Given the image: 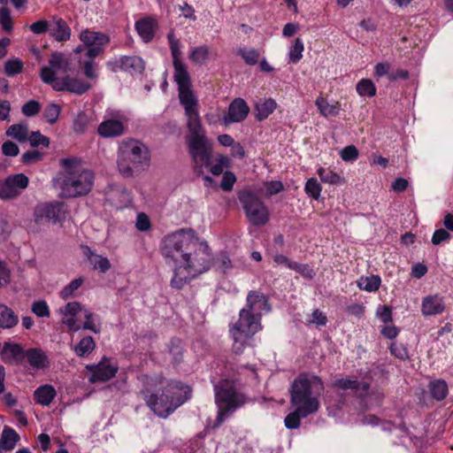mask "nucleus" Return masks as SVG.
<instances>
[{
  "instance_id": "1",
  "label": "nucleus",
  "mask_w": 453,
  "mask_h": 453,
  "mask_svg": "<svg viewBox=\"0 0 453 453\" xmlns=\"http://www.w3.org/2000/svg\"><path fill=\"white\" fill-rule=\"evenodd\" d=\"M173 77L178 85L180 103L183 105L188 118V134L187 143L188 151L193 158L195 169L201 173L203 167H207L211 164V142L207 138L205 130L202 127L197 111L198 103L191 89L188 73L174 74Z\"/></svg>"
},
{
  "instance_id": "2",
  "label": "nucleus",
  "mask_w": 453,
  "mask_h": 453,
  "mask_svg": "<svg viewBox=\"0 0 453 453\" xmlns=\"http://www.w3.org/2000/svg\"><path fill=\"white\" fill-rule=\"evenodd\" d=\"M267 297L260 291L251 290L246 297V305L239 312L238 320L229 329L233 338V350L242 353L253 336L262 329L263 311H269Z\"/></svg>"
},
{
  "instance_id": "3",
  "label": "nucleus",
  "mask_w": 453,
  "mask_h": 453,
  "mask_svg": "<svg viewBox=\"0 0 453 453\" xmlns=\"http://www.w3.org/2000/svg\"><path fill=\"white\" fill-rule=\"evenodd\" d=\"M61 165L65 172L60 183L61 196L73 198L88 195L94 185V173L75 158H64Z\"/></svg>"
},
{
  "instance_id": "4",
  "label": "nucleus",
  "mask_w": 453,
  "mask_h": 453,
  "mask_svg": "<svg viewBox=\"0 0 453 453\" xmlns=\"http://www.w3.org/2000/svg\"><path fill=\"white\" fill-rule=\"evenodd\" d=\"M323 390L324 384L319 377L302 373L291 385L290 403L308 413L314 414L320 407L319 396Z\"/></svg>"
},
{
  "instance_id": "5",
  "label": "nucleus",
  "mask_w": 453,
  "mask_h": 453,
  "mask_svg": "<svg viewBox=\"0 0 453 453\" xmlns=\"http://www.w3.org/2000/svg\"><path fill=\"white\" fill-rule=\"evenodd\" d=\"M150 153L148 147L135 139L124 140L118 150L117 165L124 177H132L137 171L148 167Z\"/></svg>"
},
{
  "instance_id": "6",
  "label": "nucleus",
  "mask_w": 453,
  "mask_h": 453,
  "mask_svg": "<svg viewBox=\"0 0 453 453\" xmlns=\"http://www.w3.org/2000/svg\"><path fill=\"white\" fill-rule=\"evenodd\" d=\"M196 238L192 228H181L165 235L161 241L160 252L166 263L181 264Z\"/></svg>"
},
{
  "instance_id": "7",
  "label": "nucleus",
  "mask_w": 453,
  "mask_h": 453,
  "mask_svg": "<svg viewBox=\"0 0 453 453\" xmlns=\"http://www.w3.org/2000/svg\"><path fill=\"white\" fill-rule=\"evenodd\" d=\"M183 391L185 394L189 392V388L181 382L175 381L170 383L165 390L159 394H151L146 395L144 400L150 409L160 418H167L174 410L181 405L186 399L181 395H176L175 390Z\"/></svg>"
},
{
  "instance_id": "8",
  "label": "nucleus",
  "mask_w": 453,
  "mask_h": 453,
  "mask_svg": "<svg viewBox=\"0 0 453 453\" xmlns=\"http://www.w3.org/2000/svg\"><path fill=\"white\" fill-rule=\"evenodd\" d=\"M187 254L180 265H185L193 276L207 272L213 265L214 258L208 243L197 236Z\"/></svg>"
},
{
  "instance_id": "9",
  "label": "nucleus",
  "mask_w": 453,
  "mask_h": 453,
  "mask_svg": "<svg viewBox=\"0 0 453 453\" xmlns=\"http://www.w3.org/2000/svg\"><path fill=\"white\" fill-rule=\"evenodd\" d=\"M215 398L219 408V423L223 422L229 413L242 406L246 402V397L237 392L234 386L226 380L220 381L215 387Z\"/></svg>"
},
{
  "instance_id": "10",
  "label": "nucleus",
  "mask_w": 453,
  "mask_h": 453,
  "mask_svg": "<svg viewBox=\"0 0 453 453\" xmlns=\"http://www.w3.org/2000/svg\"><path fill=\"white\" fill-rule=\"evenodd\" d=\"M238 199L249 222L254 226H263L269 221V211L265 203L250 190H242Z\"/></svg>"
},
{
  "instance_id": "11",
  "label": "nucleus",
  "mask_w": 453,
  "mask_h": 453,
  "mask_svg": "<svg viewBox=\"0 0 453 453\" xmlns=\"http://www.w3.org/2000/svg\"><path fill=\"white\" fill-rule=\"evenodd\" d=\"M80 40L87 49L86 56L90 59L101 56L110 42V36L103 32L82 30Z\"/></svg>"
},
{
  "instance_id": "12",
  "label": "nucleus",
  "mask_w": 453,
  "mask_h": 453,
  "mask_svg": "<svg viewBox=\"0 0 453 453\" xmlns=\"http://www.w3.org/2000/svg\"><path fill=\"white\" fill-rule=\"evenodd\" d=\"M70 65L69 58L63 53L54 52L49 60V66H43L41 69V79L44 83L50 85L59 79L57 77L58 72L66 73L71 70Z\"/></svg>"
},
{
  "instance_id": "13",
  "label": "nucleus",
  "mask_w": 453,
  "mask_h": 453,
  "mask_svg": "<svg viewBox=\"0 0 453 453\" xmlns=\"http://www.w3.org/2000/svg\"><path fill=\"white\" fill-rule=\"evenodd\" d=\"M63 206L64 204L59 202L38 203L33 212L34 222L38 226L59 222L62 218Z\"/></svg>"
},
{
  "instance_id": "14",
  "label": "nucleus",
  "mask_w": 453,
  "mask_h": 453,
  "mask_svg": "<svg viewBox=\"0 0 453 453\" xmlns=\"http://www.w3.org/2000/svg\"><path fill=\"white\" fill-rule=\"evenodd\" d=\"M28 184L29 179L24 173L7 176L4 181L0 182V199H16L28 187Z\"/></svg>"
},
{
  "instance_id": "15",
  "label": "nucleus",
  "mask_w": 453,
  "mask_h": 453,
  "mask_svg": "<svg viewBox=\"0 0 453 453\" xmlns=\"http://www.w3.org/2000/svg\"><path fill=\"white\" fill-rule=\"evenodd\" d=\"M86 369L91 372L88 377L90 383L108 381L113 378L118 372V367L111 365L109 359L106 357H103L101 362L97 365H87Z\"/></svg>"
},
{
  "instance_id": "16",
  "label": "nucleus",
  "mask_w": 453,
  "mask_h": 453,
  "mask_svg": "<svg viewBox=\"0 0 453 453\" xmlns=\"http://www.w3.org/2000/svg\"><path fill=\"white\" fill-rule=\"evenodd\" d=\"M50 85L56 91H69L77 95H82L90 88L89 84L69 75L58 79Z\"/></svg>"
},
{
  "instance_id": "17",
  "label": "nucleus",
  "mask_w": 453,
  "mask_h": 453,
  "mask_svg": "<svg viewBox=\"0 0 453 453\" xmlns=\"http://www.w3.org/2000/svg\"><path fill=\"white\" fill-rule=\"evenodd\" d=\"M250 112V107L242 98L234 99L228 107L227 117L225 118L226 123L241 122L246 119Z\"/></svg>"
},
{
  "instance_id": "18",
  "label": "nucleus",
  "mask_w": 453,
  "mask_h": 453,
  "mask_svg": "<svg viewBox=\"0 0 453 453\" xmlns=\"http://www.w3.org/2000/svg\"><path fill=\"white\" fill-rule=\"evenodd\" d=\"M49 32L50 35L58 42H66L71 37V28L68 24L58 17H53L50 23Z\"/></svg>"
},
{
  "instance_id": "19",
  "label": "nucleus",
  "mask_w": 453,
  "mask_h": 453,
  "mask_svg": "<svg viewBox=\"0 0 453 453\" xmlns=\"http://www.w3.org/2000/svg\"><path fill=\"white\" fill-rule=\"evenodd\" d=\"M25 360L31 367L36 370L44 369L49 366V357L41 348H31L26 349Z\"/></svg>"
},
{
  "instance_id": "20",
  "label": "nucleus",
  "mask_w": 453,
  "mask_h": 453,
  "mask_svg": "<svg viewBox=\"0 0 453 453\" xmlns=\"http://www.w3.org/2000/svg\"><path fill=\"white\" fill-rule=\"evenodd\" d=\"M445 310L443 298L438 295L427 296L423 298L421 311L424 316L441 314Z\"/></svg>"
},
{
  "instance_id": "21",
  "label": "nucleus",
  "mask_w": 453,
  "mask_h": 453,
  "mask_svg": "<svg viewBox=\"0 0 453 453\" xmlns=\"http://www.w3.org/2000/svg\"><path fill=\"white\" fill-rule=\"evenodd\" d=\"M157 27L156 19L151 17L143 18L135 23V28L139 35L146 42L153 39Z\"/></svg>"
},
{
  "instance_id": "22",
  "label": "nucleus",
  "mask_w": 453,
  "mask_h": 453,
  "mask_svg": "<svg viewBox=\"0 0 453 453\" xmlns=\"http://www.w3.org/2000/svg\"><path fill=\"white\" fill-rule=\"evenodd\" d=\"M124 129V125L121 121L107 119L98 126L97 132L102 137L111 138L123 134Z\"/></svg>"
},
{
  "instance_id": "23",
  "label": "nucleus",
  "mask_w": 453,
  "mask_h": 453,
  "mask_svg": "<svg viewBox=\"0 0 453 453\" xmlns=\"http://www.w3.org/2000/svg\"><path fill=\"white\" fill-rule=\"evenodd\" d=\"M167 37L173 57L174 74L187 73L188 71L185 65L180 59L181 56V51L179 40H177L174 37V35L173 33L169 34Z\"/></svg>"
},
{
  "instance_id": "24",
  "label": "nucleus",
  "mask_w": 453,
  "mask_h": 453,
  "mask_svg": "<svg viewBox=\"0 0 453 453\" xmlns=\"http://www.w3.org/2000/svg\"><path fill=\"white\" fill-rule=\"evenodd\" d=\"M19 440V435L14 429L4 426L0 440V453H2V450L9 451L13 449Z\"/></svg>"
},
{
  "instance_id": "25",
  "label": "nucleus",
  "mask_w": 453,
  "mask_h": 453,
  "mask_svg": "<svg viewBox=\"0 0 453 453\" xmlns=\"http://www.w3.org/2000/svg\"><path fill=\"white\" fill-rule=\"evenodd\" d=\"M56 396V390L51 385L39 387L34 393L35 401L42 405L48 406Z\"/></svg>"
},
{
  "instance_id": "26",
  "label": "nucleus",
  "mask_w": 453,
  "mask_h": 453,
  "mask_svg": "<svg viewBox=\"0 0 453 453\" xmlns=\"http://www.w3.org/2000/svg\"><path fill=\"white\" fill-rule=\"evenodd\" d=\"M19 322V317L5 304H0V327L11 329Z\"/></svg>"
},
{
  "instance_id": "27",
  "label": "nucleus",
  "mask_w": 453,
  "mask_h": 453,
  "mask_svg": "<svg viewBox=\"0 0 453 453\" xmlns=\"http://www.w3.org/2000/svg\"><path fill=\"white\" fill-rule=\"evenodd\" d=\"M194 277L195 276L189 273V271L185 268V265L180 264V266H176L174 269V274L171 280V286L173 288L180 289Z\"/></svg>"
},
{
  "instance_id": "28",
  "label": "nucleus",
  "mask_w": 453,
  "mask_h": 453,
  "mask_svg": "<svg viewBox=\"0 0 453 453\" xmlns=\"http://www.w3.org/2000/svg\"><path fill=\"white\" fill-rule=\"evenodd\" d=\"M84 254L88 257L89 263L93 265L94 269L99 270L102 273H105L110 269L111 264L109 259L94 253L89 247L86 246L84 248Z\"/></svg>"
},
{
  "instance_id": "29",
  "label": "nucleus",
  "mask_w": 453,
  "mask_h": 453,
  "mask_svg": "<svg viewBox=\"0 0 453 453\" xmlns=\"http://www.w3.org/2000/svg\"><path fill=\"white\" fill-rule=\"evenodd\" d=\"M122 70L131 73H141L144 70L143 60L137 56L121 57Z\"/></svg>"
},
{
  "instance_id": "30",
  "label": "nucleus",
  "mask_w": 453,
  "mask_h": 453,
  "mask_svg": "<svg viewBox=\"0 0 453 453\" xmlns=\"http://www.w3.org/2000/svg\"><path fill=\"white\" fill-rule=\"evenodd\" d=\"M315 104L317 105L320 114L324 117L337 116L341 109L339 102L329 104L327 100L322 96H319L316 99Z\"/></svg>"
},
{
  "instance_id": "31",
  "label": "nucleus",
  "mask_w": 453,
  "mask_h": 453,
  "mask_svg": "<svg viewBox=\"0 0 453 453\" xmlns=\"http://www.w3.org/2000/svg\"><path fill=\"white\" fill-rule=\"evenodd\" d=\"M428 388L432 397L436 401H442L448 395V384L443 380L438 379L430 381Z\"/></svg>"
},
{
  "instance_id": "32",
  "label": "nucleus",
  "mask_w": 453,
  "mask_h": 453,
  "mask_svg": "<svg viewBox=\"0 0 453 453\" xmlns=\"http://www.w3.org/2000/svg\"><path fill=\"white\" fill-rule=\"evenodd\" d=\"M311 413L304 411L303 410L296 407L295 411L288 413L284 419L285 426L288 429H296L301 425V418H307Z\"/></svg>"
},
{
  "instance_id": "33",
  "label": "nucleus",
  "mask_w": 453,
  "mask_h": 453,
  "mask_svg": "<svg viewBox=\"0 0 453 453\" xmlns=\"http://www.w3.org/2000/svg\"><path fill=\"white\" fill-rule=\"evenodd\" d=\"M276 105V102L271 98L257 103L255 106L257 119L261 121L267 119L268 116L273 112Z\"/></svg>"
},
{
  "instance_id": "34",
  "label": "nucleus",
  "mask_w": 453,
  "mask_h": 453,
  "mask_svg": "<svg viewBox=\"0 0 453 453\" xmlns=\"http://www.w3.org/2000/svg\"><path fill=\"white\" fill-rule=\"evenodd\" d=\"M28 127L27 124H14L8 127L6 135L12 137L19 142H25L28 139Z\"/></svg>"
},
{
  "instance_id": "35",
  "label": "nucleus",
  "mask_w": 453,
  "mask_h": 453,
  "mask_svg": "<svg viewBox=\"0 0 453 453\" xmlns=\"http://www.w3.org/2000/svg\"><path fill=\"white\" fill-rule=\"evenodd\" d=\"M95 348L96 342L94 339L91 336H85L74 346L73 351L78 357H83L89 355Z\"/></svg>"
},
{
  "instance_id": "36",
  "label": "nucleus",
  "mask_w": 453,
  "mask_h": 453,
  "mask_svg": "<svg viewBox=\"0 0 453 453\" xmlns=\"http://www.w3.org/2000/svg\"><path fill=\"white\" fill-rule=\"evenodd\" d=\"M381 280L378 275H371L361 277L357 281V286L360 289L367 292L377 291L380 286Z\"/></svg>"
},
{
  "instance_id": "37",
  "label": "nucleus",
  "mask_w": 453,
  "mask_h": 453,
  "mask_svg": "<svg viewBox=\"0 0 453 453\" xmlns=\"http://www.w3.org/2000/svg\"><path fill=\"white\" fill-rule=\"evenodd\" d=\"M356 89L360 96L372 97L376 95V87L370 79L360 80L357 84Z\"/></svg>"
},
{
  "instance_id": "38",
  "label": "nucleus",
  "mask_w": 453,
  "mask_h": 453,
  "mask_svg": "<svg viewBox=\"0 0 453 453\" xmlns=\"http://www.w3.org/2000/svg\"><path fill=\"white\" fill-rule=\"evenodd\" d=\"M318 174L321 181L324 183L339 185L344 182L343 179L338 173L333 172L330 169L319 168L318 170Z\"/></svg>"
},
{
  "instance_id": "39",
  "label": "nucleus",
  "mask_w": 453,
  "mask_h": 453,
  "mask_svg": "<svg viewBox=\"0 0 453 453\" xmlns=\"http://www.w3.org/2000/svg\"><path fill=\"white\" fill-rule=\"evenodd\" d=\"M88 124L89 117L84 111H81L73 119V129L74 133L81 134L85 133Z\"/></svg>"
},
{
  "instance_id": "40",
  "label": "nucleus",
  "mask_w": 453,
  "mask_h": 453,
  "mask_svg": "<svg viewBox=\"0 0 453 453\" xmlns=\"http://www.w3.org/2000/svg\"><path fill=\"white\" fill-rule=\"evenodd\" d=\"M4 68L7 76H15L23 71V62L19 58H12L5 62Z\"/></svg>"
},
{
  "instance_id": "41",
  "label": "nucleus",
  "mask_w": 453,
  "mask_h": 453,
  "mask_svg": "<svg viewBox=\"0 0 453 453\" xmlns=\"http://www.w3.org/2000/svg\"><path fill=\"white\" fill-rule=\"evenodd\" d=\"M60 106L57 104H48L43 111V118L50 124L57 122L60 114Z\"/></svg>"
},
{
  "instance_id": "42",
  "label": "nucleus",
  "mask_w": 453,
  "mask_h": 453,
  "mask_svg": "<svg viewBox=\"0 0 453 453\" xmlns=\"http://www.w3.org/2000/svg\"><path fill=\"white\" fill-rule=\"evenodd\" d=\"M303 50L304 46L303 41L300 38H296L289 50V61L295 64L298 63L303 58Z\"/></svg>"
},
{
  "instance_id": "43",
  "label": "nucleus",
  "mask_w": 453,
  "mask_h": 453,
  "mask_svg": "<svg viewBox=\"0 0 453 453\" xmlns=\"http://www.w3.org/2000/svg\"><path fill=\"white\" fill-rule=\"evenodd\" d=\"M238 55L241 56L249 65H256L260 57L259 52L255 49H240L238 50Z\"/></svg>"
},
{
  "instance_id": "44",
  "label": "nucleus",
  "mask_w": 453,
  "mask_h": 453,
  "mask_svg": "<svg viewBox=\"0 0 453 453\" xmlns=\"http://www.w3.org/2000/svg\"><path fill=\"white\" fill-rule=\"evenodd\" d=\"M209 57V48L206 45H202L194 48L189 55L191 61L195 63H202L205 61Z\"/></svg>"
},
{
  "instance_id": "45",
  "label": "nucleus",
  "mask_w": 453,
  "mask_h": 453,
  "mask_svg": "<svg viewBox=\"0 0 453 453\" xmlns=\"http://www.w3.org/2000/svg\"><path fill=\"white\" fill-rule=\"evenodd\" d=\"M213 265H215L216 270L222 273H226L232 267L231 260L225 253H220L214 259Z\"/></svg>"
},
{
  "instance_id": "46",
  "label": "nucleus",
  "mask_w": 453,
  "mask_h": 453,
  "mask_svg": "<svg viewBox=\"0 0 453 453\" xmlns=\"http://www.w3.org/2000/svg\"><path fill=\"white\" fill-rule=\"evenodd\" d=\"M31 311L40 318H49L50 315V308L44 300L34 302L32 303Z\"/></svg>"
},
{
  "instance_id": "47",
  "label": "nucleus",
  "mask_w": 453,
  "mask_h": 453,
  "mask_svg": "<svg viewBox=\"0 0 453 453\" xmlns=\"http://www.w3.org/2000/svg\"><path fill=\"white\" fill-rule=\"evenodd\" d=\"M83 283L82 278L73 280L67 286H65L59 293V296L63 299H68L71 297L74 291H76Z\"/></svg>"
},
{
  "instance_id": "48",
  "label": "nucleus",
  "mask_w": 453,
  "mask_h": 453,
  "mask_svg": "<svg viewBox=\"0 0 453 453\" xmlns=\"http://www.w3.org/2000/svg\"><path fill=\"white\" fill-rule=\"evenodd\" d=\"M305 192L314 199H319L321 193V186L315 178H311L305 184Z\"/></svg>"
},
{
  "instance_id": "49",
  "label": "nucleus",
  "mask_w": 453,
  "mask_h": 453,
  "mask_svg": "<svg viewBox=\"0 0 453 453\" xmlns=\"http://www.w3.org/2000/svg\"><path fill=\"white\" fill-rule=\"evenodd\" d=\"M170 354L173 357L174 363H180L182 360L183 348L179 339H173L169 347Z\"/></svg>"
},
{
  "instance_id": "50",
  "label": "nucleus",
  "mask_w": 453,
  "mask_h": 453,
  "mask_svg": "<svg viewBox=\"0 0 453 453\" xmlns=\"http://www.w3.org/2000/svg\"><path fill=\"white\" fill-rule=\"evenodd\" d=\"M0 24L2 28L10 33L13 29L12 19L9 9L3 7L0 9Z\"/></svg>"
},
{
  "instance_id": "51",
  "label": "nucleus",
  "mask_w": 453,
  "mask_h": 453,
  "mask_svg": "<svg viewBox=\"0 0 453 453\" xmlns=\"http://www.w3.org/2000/svg\"><path fill=\"white\" fill-rule=\"evenodd\" d=\"M41 108V104L38 101L30 100L22 106L21 112L26 117H33L40 112Z\"/></svg>"
},
{
  "instance_id": "52",
  "label": "nucleus",
  "mask_w": 453,
  "mask_h": 453,
  "mask_svg": "<svg viewBox=\"0 0 453 453\" xmlns=\"http://www.w3.org/2000/svg\"><path fill=\"white\" fill-rule=\"evenodd\" d=\"M27 141L30 142L32 147H38L39 145L48 147L50 144L49 138L42 135L40 132H32L30 134H28Z\"/></svg>"
},
{
  "instance_id": "53",
  "label": "nucleus",
  "mask_w": 453,
  "mask_h": 453,
  "mask_svg": "<svg viewBox=\"0 0 453 453\" xmlns=\"http://www.w3.org/2000/svg\"><path fill=\"white\" fill-rule=\"evenodd\" d=\"M391 354L400 360H406L409 358L408 350L403 343L392 342L390 346Z\"/></svg>"
},
{
  "instance_id": "54",
  "label": "nucleus",
  "mask_w": 453,
  "mask_h": 453,
  "mask_svg": "<svg viewBox=\"0 0 453 453\" xmlns=\"http://www.w3.org/2000/svg\"><path fill=\"white\" fill-rule=\"evenodd\" d=\"M334 386L338 388L347 390V389H352V390H358L360 388V382L357 380H350V379H339L335 380Z\"/></svg>"
},
{
  "instance_id": "55",
  "label": "nucleus",
  "mask_w": 453,
  "mask_h": 453,
  "mask_svg": "<svg viewBox=\"0 0 453 453\" xmlns=\"http://www.w3.org/2000/svg\"><path fill=\"white\" fill-rule=\"evenodd\" d=\"M266 190V196H271L281 192L284 189V186L280 180H272L265 183Z\"/></svg>"
},
{
  "instance_id": "56",
  "label": "nucleus",
  "mask_w": 453,
  "mask_h": 453,
  "mask_svg": "<svg viewBox=\"0 0 453 453\" xmlns=\"http://www.w3.org/2000/svg\"><path fill=\"white\" fill-rule=\"evenodd\" d=\"M358 157V150L354 145L345 147L341 151V157L344 161H353Z\"/></svg>"
},
{
  "instance_id": "57",
  "label": "nucleus",
  "mask_w": 453,
  "mask_h": 453,
  "mask_svg": "<svg viewBox=\"0 0 453 453\" xmlns=\"http://www.w3.org/2000/svg\"><path fill=\"white\" fill-rule=\"evenodd\" d=\"M292 270L307 279H312L315 276L314 270L305 264H299L296 262Z\"/></svg>"
},
{
  "instance_id": "58",
  "label": "nucleus",
  "mask_w": 453,
  "mask_h": 453,
  "mask_svg": "<svg viewBox=\"0 0 453 453\" xmlns=\"http://www.w3.org/2000/svg\"><path fill=\"white\" fill-rule=\"evenodd\" d=\"M450 239V234L444 228H440L434 231L432 237V243L434 245H439L442 242L449 241Z\"/></svg>"
},
{
  "instance_id": "59",
  "label": "nucleus",
  "mask_w": 453,
  "mask_h": 453,
  "mask_svg": "<svg viewBox=\"0 0 453 453\" xmlns=\"http://www.w3.org/2000/svg\"><path fill=\"white\" fill-rule=\"evenodd\" d=\"M42 157V153L37 150H28L25 152L21 157V161L25 165H30L40 161Z\"/></svg>"
},
{
  "instance_id": "60",
  "label": "nucleus",
  "mask_w": 453,
  "mask_h": 453,
  "mask_svg": "<svg viewBox=\"0 0 453 453\" xmlns=\"http://www.w3.org/2000/svg\"><path fill=\"white\" fill-rule=\"evenodd\" d=\"M2 152L8 157H16L19 153V149L13 142L7 141L2 144Z\"/></svg>"
},
{
  "instance_id": "61",
  "label": "nucleus",
  "mask_w": 453,
  "mask_h": 453,
  "mask_svg": "<svg viewBox=\"0 0 453 453\" xmlns=\"http://www.w3.org/2000/svg\"><path fill=\"white\" fill-rule=\"evenodd\" d=\"M50 23L49 21L45 19H40L32 25H30L29 28L30 30L35 34V35H41L43 34L50 29Z\"/></svg>"
},
{
  "instance_id": "62",
  "label": "nucleus",
  "mask_w": 453,
  "mask_h": 453,
  "mask_svg": "<svg viewBox=\"0 0 453 453\" xmlns=\"http://www.w3.org/2000/svg\"><path fill=\"white\" fill-rule=\"evenodd\" d=\"M235 180H236V178H235L234 174L231 172H226L223 175L220 187L225 191L231 190Z\"/></svg>"
},
{
  "instance_id": "63",
  "label": "nucleus",
  "mask_w": 453,
  "mask_h": 453,
  "mask_svg": "<svg viewBox=\"0 0 453 453\" xmlns=\"http://www.w3.org/2000/svg\"><path fill=\"white\" fill-rule=\"evenodd\" d=\"M85 322L83 324V328L87 330H90L96 334L99 333V328L96 327L95 321H94V314L92 312H89L88 311H85Z\"/></svg>"
},
{
  "instance_id": "64",
  "label": "nucleus",
  "mask_w": 453,
  "mask_h": 453,
  "mask_svg": "<svg viewBox=\"0 0 453 453\" xmlns=\"http://www.w3.org/2000/svg\"><path fill=\"white\" fill-rule=\"evenodd\" d=\"M81 310V305L79 302L68 303L63 311L65 316L74 317Z\"/></svg>"
}]
</instances>
